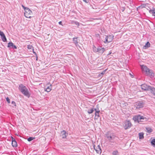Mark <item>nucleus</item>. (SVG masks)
<instances>
[{
    "label": "nucleus",
    "mask_w": 155,
    "mask_h": 155,
    "mask_svg": "<svg viewBox=\"0 0 155 155\" xmlns=\"http://www.w3.org/2000/svg\"><path fill=\"white\" fill-rule=\"evenodd\" d=\"M141 68L143 73L147 76H149L151 78H153L154 75L153 71L149 69L146 65H141Z\"/></svg>",
    "instance_id": "nucleus-1"
},
{
    "label": "nucleus",
    "mask_w": 155,
    "mask_h": 155,
    "mask_svg": "<svg viewBox=\"0 0 155 155\" xmlns=\"http://www.w3.org/2000/svg\"><path fill=\"white\" fill-rule=\"evenodd\" d=\"M19 88L21 92L24 95L28 98L29 97L30 94L28 89L25 86L22 84H21L19 85Z\"/></svg>",
    "instance_id": "nucleus-2"
},
{
    "label": "nucleus",
    "mask_w": 155,
    "mask_h": 155,
    "mask_svg": "<svg viewBox=\"0 0 155 155\" xmlns=\"http://www.w3.org/2000/svg\"><path fill=\"white\" fill-rule=\"evenodd\" d=\"M22 6L25 10L24 15L27 18L31 17V15L32 14L31 11L29 8L25 7L23 5H22Z\"/></svg>",
    "instance_id": "nucleus-3"
},
{
    "label": "nucleus",
    "mask_w": 155,
    "mask_h": 155,
    "mask_svg": "<svg viewBox=\"0 0 155 155\" xmlns=\"http://www.w3.org/2000/svg\"><path fill=\"white\" fill-rule=\"evenodd\" d=\"M114 36L113 35H105V40L104 42L105 44L109 43L111 42L114 39Z\"/></svg>",
    "instance_id": "nucleus-4"
},
{
    "label": "nucleus",
    "mask_w": 155,
    "mask_h": 155,
    "mask_svg": "<svg viewBox=\"0 0 155 155\" xmlns=\"http://www.w3.org/2000/svg\"><path fill=\"white\" fill-rule=\"evenodd\" d=\"M124 129L126 130L130 128L131 126V124L129 120H127L125 122L124 125Z\"/></svg>",
    "instance_id": "nucleus-5"
},
{
    "label": "nucleus",
    "mask_w": 155,
    "mask_h": 155,
    "mask_svg": "<svg viewBox=\"0 0 155 155\" xmlns=\"http://www.w3.org/2000/svg\"><path fill=\"white\" fill-rule=\"evenodd\" d=\"M95 117L94 119H97L100 117L99 113L100 111L98 108H96L95 109Z\"/></svg>",
    "instance_id": "nucleus-6"
},
{
    "label": "nucleus",
    "mask_w": 155,
    "mask_h": 155,
    "mask_svg": "<svg viewBox=\"0 0 155 155\" xmlns=\"http://www.w3.org/2000/svg\"><path fill=\"white\" fill-rule=\"evenodd\" d=\"M141 88L143 90H149L151 86H148L146 84H143L141 86Z\"/></svg>",
    "instance_id": "nucleus-7"
},
{
    "label": "nucleus",
    "mask_w": 155,
    "mask_h": 155,
    "mask_svg": "<svg viewBox=\"0 0 155 155\" xmlns=\"http://www.w3.org/2000/svg\"><path fill=\"white\" fill-rule=\"evenodd\" d=\"M95 145L94 146V149L95 150L97 153L101 154L102 152V150L101 147L99 145H98L95 148Z\"/></svg>",
    "instance_id": "nucleus-8"
},
{
    "label": "nucleus",
    "mask_w": 155,
    "mask_h": 155,
    "mask_svg": "<svg viewBox=\"0 0 155 155\" xmlns=\"http://www.w3.org/2000/svg\"><path fill=\"white\" fill-rule=\"evenodd\" d=\"M136 107L137 108H140L143 107V104L142 101H139L136 103Z\"/></svg>",
    "instance_id": "nucleus-9"
},
{
    "label": "nucleus",
    "mask_w": 155,
    "mask_h": 155,
    "mask_svg": "<svg viewBox=\"0 0 155 155\" xmlns=\"http://www.w3.org/2000/svg\"><path fill=\"white\" fill-rule=\"evenodd\" d=\"M140 117L141 116L140 115H136L133 117V119L135 122H137L139 123Z\"/></svg>",
    "instance_id": "nucleus-10"
},
{
    "label": "nucleus",
    "mask_w": 155,
    "mask_h": 155,
    "mask_svg": "<svg viewBox=\"0 0 155 155\" xmlns=\"http://www.w3.org/2000/svg\"><path fill=\"white\" fill-rule=\"evenodd\" d=\"M106 137L109 140V141L111 142H114L113 140L115 138V136L113 135H107L106 136Z\"/></svg>",
    "instance_id": "nucleus-11"
},
{
    "label": "nucleus",
    "mask_w": 155,
    "mask_h": 155,
    "mask_svg": "<svg viewBox=\"0 0 155 155\" xmlns=\"http://www.w3.org/2000/svg\"><path fill=\"white\" fill-rule=\"evenodd\" d=\"M12 139V145L13 147H16L17 146V143L15 139L12 137H11Z\"/></svg>",
    "instance_id": "nucleus-12"
},
{
    "label": "nucleus",
    "mask_w": 155,
    "mask_h": 155,
    "mask_svg": "<svg viewBox=\"0 0 155 155\" xmlns=\"http://www.w3.org/2000/svg\"><path fill=\"white\" fill-rule=\"evenodd\" d=\"M105 51V49L101 46L98 47V51L99 54H102Z\"/></svg>",
    "instance_id": "nucleus-13"
},
{
    "label": "nucleus",
    "mask_w": 155,
    "mask_h": 155,
    "mask_svg": "<svg viewBox=\"0 0 155 155\" xmlns=\"http://www.w3.org/2000/svg\"><path fill=\"white\" fill-rule=\"evenodd\" d=\"M73 43H74L76 47L78 48V47H79V46L78 45V38H73Z\"/></svg>",
    "instance_id": "nucleus-14"
},
{
    "label": "nucleus",
    "mask_w": 155,
    "mask_h": 155,
    "mask_svg": "<svg viewBox=\"0 0 155 155\" xmlns=\"http://www.w3.org/2000/svg\"><path fill=\"white\" fill-rule=\"evenodd\" d=\"M147 120V119L144 117L141 116V117L140 118V124H142L143 123L146 121Z\"/></svg>",
    "instance_id": "nucleus-15"
},
{
    "label": "nucleus",
    "mask_w": 155,
    "mask_h": 155,
    "mask_svg": "<svg viewBox=\"0 0 155 155\" xmlns=\"http://www.w3.org/2000/svg\"><path fill=\"white\" fill-rule=\"evenodd\" d=\"M61 134L62 135L63 138H66L68 134L66 133V132L65 130H63L61 132Z\"/></svg>",
    "instance_id": "nucleus-16"
},
{
    "label": "nucleus",
    "mask_w": 155,
    "mask_h": 155,
    "mask_svg": "<svg viewBox=\"0 0 155 155\" xmlns=\"http://www.w3.org/2000/svg\"><path fill=\"white\" fill-rule=\"evenodd\" d=\"M149 90H150V92L155 96V88L150 87Z\"/></svg>",
    "instance_id": "nucleus-17"
},
{
    "label": "nucleus",
    "mask_w": 155,
    "mask_h": 155,
    "mask_svg": "<svg viewBox=\"0 0 155 155\" xmlns=\"http://www.w3.org/2000/svg\"><path fill=\"white\" fill-rule=\"evenodd\" d=\"M51 86L52 85L50 84L49 86H48L45 89V91L48 92L50 91L51 90Z\"/></svg>",
    "instance_id": "nucleus-18"
},
{
    "label": "nucleus",
    "mask_w": 155,
    "mask_h": 155,
    "mask_svg": "<svg viewBox=\"0 0 155 155\" xmlns=\"http://www.w3.org/2000/svg\"><path fill=\"white\" fill-rule=\"evenodd\" d=\"M27 48L29 50H32L33 51V53L36 54V53L34 51V49L32 46L31 45H27Z\"/></svg>",
    "instance_id": "nucleus-19"
},
{
    "label": "nucleus",
    "mask_w": 155,
    "mask_h": 155,
    "mask_svg": "<svg viewBox=\"0 0 155 155\" xmlns=\"http://www.w3.org/2000/svg\"><path fill=\"white\" fill-rule=\"evenodd\" d=\"M96 108H92L91 109H88L87 111V113L89 114H91L94 111H95V109Z\"/></svg>",
    "instance_id": "nucleus-20"
},
{
    "label": "nucleus",
    "mask_w": 155,
    "mask_h": 155,
    "mask_svg": "<svg viewBox=\"0 0 155 155\" xmlns=\"http://www.w3.org/2000/svg\"><path fill=\"white\" fill-rule=\"evenodd\" d=\"M10 48L16 49H17V47L14 45L12 42H10Z\"/></svg>",
    "instance_id": "nucleus-21"
},
{
    "label": "nucleus",
    "mask_w": 155,
    "mask_h": 155,
    "mask_svg": "<svg viewBox=\"0 0 155 155\" xmlns=\"http://www.w3.org/2000/svg\"><path fill=\"white\" fill-rule=\"evenodd\" d=\"M150 46V44L149 42H147L144 46V48L146 49Z\"/></svg>",
    "instance_id": "nucleus-22"
},
{
    "label": "nucleus",
    "mask_w": 155,
    "mask_h": 155,
    "mask_svg": "<svg viewBox=\"0 0 155 155\" xmlns=\"http://www.w3.org/2000/svg\"><path fill=\"white\" fill-rule=\"evenodd\" d=\"M149 12L152 14V15L154 16H155V9H153L151 10H150L149 11Z\"/></svg>",
    "instance_id": "nucleus-23"
},
{
    "label": "nucleus",
    "mask_w": 155,
    "mask_h": 155,
    "mask_svg": "<svg viewBox=\"0 0 155 155\" xmlns=\"http://www.w3.org/2000/svg\"><path fill=\"white\" fill-rule=\"evenodd\" d=\"M93 50L94 52H97L98 51V48H97L94 45L93 47Z\"/></svg>",
    "instance_id": "nucleus-24"
},
{
    "label": "nucleus",
    "mask_w": 155,
    "mask_h": 155,
    "mask_svg": "<svg viewBox=\"0 0 155 155\" xmlns=\"http://www.w3.org/2000/svg\"><path fill=\"white\" fill-rule=\"evenodd\" d=\"M140 139H142L143 138V133H140L139 134Z\"/></svg>",
    "instance_id": "nucleus-25"
},
{
    "label": "nucleus",
    "mask_w": 155,
    "mask_h": 155,
    "mask_svg": "<svg viewBox=\"0 0 155 155\" xmlns=\"http://www.w3.org/2000/svg\"><path fill=\"white\" fill-rule=\"evenodd\" d=\"M146 129L147 132L148 133L151 132L152 131V129L150 127H146Z\"/></svg>",
    "instance_id": "nucleus-26"
},
{
    "label": "nucleus",
    "mask_w": 155,
    "mask_h": 155,
    "mask_svg": "<svg viewBox=\"0 0 155 155\" xmlns=\"http://www.w3.org/2000/svg\"><path fill=\"white\" fill-rule=\"evenodd\" d=\"M151 145H153L154 147H155V139H153L151 141Z\"/></svg>",
    "instance_id": "nucleus-27"
},
{
    "label": "nucleus",
    "mask_w": 155,
    "mask_h": 155,
    "mask_svg": "<svg viewBox=\"0 0 155 155\" xmlns=\"http://www.w3.org/2000/svg\"><path fill=\"white\" fill-rule=\"evenodd\" d=\"M1 38L2 40L4 42H5L6 41V38L5 37V35H4L3 36L1 37Z\"/></svg>",
    "instance_id": "nucleus-28"
},
{
    "label": "nucleus",
    "mask_w": 155,
    "mask_h": 155,
    "mask_svg": "<svg viewBox=\"0 0 155 155\" xmlns=\"http://www.w3.org/2000/svg\"><path fill=\"white\" fill-rule=\"evenodd\" d=\"M72 24H74L78 26L79 25V23L77 21H72Z\"/></svg>",
    "instance_id": "nucleus-29"
},
{
    "label": "nucleus",
    "mask_w": 155,
    "mask_h": 155,
    "mask_svg": "<svg viewBox=\"0 0 155 155\" xmlns=\"http://www.w3.org/2000/svg\"><path fill=\"white\" fill-rule=\"evenodd\" d=\"M35 138L34 137H29V138H28V141H30L32 140H34V139H35Z\"/></svg>",
    "instance_id": "nucleus-30"
},
{
    "label": "nucleus",
    "mask_w": 155,
    "mask_h": 155,
    "mask_svg": "<svg viewBox=\"0 0 155 155\" xmlns=\"http://www.w3.org/2000/svg\"><path fill=\"white\" fill-rule=\"evenodd\" d=\"M118 151L117 150L114 151L112 153L113 155H117L118 153Z\"/></svg>",
    "instance_id": "nucleus-31"
},
{
    "label": "nucleus",
    "mask_w": 155,
    "mask_h": 155,
    "mask_svg": "<svg viewBox=\"0 0 155 155\" xmlns=\"http://www.w3.org/2000/svg\"><path fill=\"white\" fill-rule=\"evenodd\" d=\"M4 35H5L3 32L2 31H0V35L1 37L2 36H3Z\"/></svg>",
    "instance_id": "nucleus-32"
},
{
    "label": "nucleus",
    "mask_w": 155,
    "mask_h": 155,
    "mask_svg": "<svg viewBox=\"0 0 155 155\" xmlns=\"http://www.w3.org/2000/svg\"><path fill=\"white\" fill-rule=\"evenodd\" d=\"M12 104L13 105V107H15L16 106V104H15V103L14 102V101H12Z\"/></svg>",
    "instance_id": "nucleus-33"
},
{
    "label": "nucleus",
    "mask_w": 155,
    "mask_h": 155,
    "mask_svg": "<svg viewBox=\"0 0 155 155\" xmlns=\"http://www.w3.org/2000/svg\"><path fill=\"white\" fill-rule=\"evenodd\" d=\"M106 70H105L104 71H102L100 74L103 75L104 74L106 71Z\"/></svg>",
    "instance_id": "nucleus-34"
},
{
    "label": "nucleus",
    "mask_w": 155,
    "mask_h": 155,
    "mask_svg": "<svg viewBox=\"0 0 155 155\" xmlns=\"http://www.w3.org/2000/svg\"><path fill=\"white\" fill-rule=\"evenodd\" d=\"M6 100L7 101V102L8 103H10V100L8 98V97H7L6 98Z\"/></svg>",
    "instance_id": "nucleus-35"
},
{
    "label": "nucleus",
    "mask_w": 155,
    "mask_h": 155,
    "mask_svg": "<svg viewBox=\"0 0 155 155\" xmlns=\"http://www.w3.org/2000/svg\"><path fill=\"white\" fill-rule=\"evenodd\" d=\"M59 24L60 25H62V22L61 21H60L58 22Z\"/></svg>",
    "instance_id": "nucleus-36"
},
{
    "label": "nucleus",
    "mask_w": 155,
    "mask_h": 155,
    "mask_svg": "<svg viewBox=\"0 0 155 155\" xmlns=\"http://www.w3.org/2000/svg\"><path fill=\"white\" fill-rule=\"evenodd\" d=\"M83 1L84 2L86 3H87V0H83Z\"/></svg>",
    "instance_id": "nucleus-37"
},
{
    "label": "nucleus",
    "mask_w": 155,
    "mask_h": 155,
    "mask_svg": "<svg viewBox=\"0 0 155 155\" xmlns=\"http://www.w3.org/2000/svg\"><path fill=\"white\" fill-rule=\"evenodd\" d=\"M8 47H10V42H9L8 43Z\"/></svg>",
    "instance_id": "nucleus-38"
},
{
    "label": "nucleus",
    "mask_w": 155,
    "mask_h": 155,
    "mask_svg": "<svg viewBox=\"0 0 155 155\" xmlns=\"http://www.w3.org/2000/svg\"><path fill=\"white\" fill-rule=\"evenodd\" d=\"M130 74L131 77L132 78H133V76L130 73Z\"/></svg>",
    "instance_id": "nucleus-39"
}]
</instances>
